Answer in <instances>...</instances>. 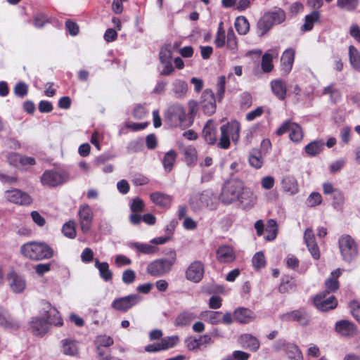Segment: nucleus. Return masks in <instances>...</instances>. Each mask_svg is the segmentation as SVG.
Masks as SVG:
<instances>
[{
    "label": "nucleus",
    "mask_w": 360,
    "mask_h": 360,
    "mask_svg": "<svg viewBox=\"0 0 360 360\" xmlns=\"http://www.w3.org/2000/svg\"><path fill=\"white\" fill-rule=\"evenodd\" d=\"M271 87L274 95L280 100H284L286 96L287 85L281 79H275L271 82Z\"/></svg>",
    "instance_id": "obj_32"
},
{
    "label": "nucleus",
    "mask_w": 360,
    "mask_h": 360,
    "mask_svg": "<svg viewBox=\"0 0 360 360\" xmlns=\"http://www.w3.org/2000/svg\"><path fill=\"white\" fill-rule=\"evenodd\" d=\"M136 278V273L134 270L129 269L122 273V280L125 284L132 283Z\"/></svg>",
    "instance_id": "obj_62"
},
{
    "label": "nucleus",
    "mask_w": 360,
    "mask_h": 360,
    "mask_svg": "<svg viewBox=\"0 0 360 360\" xmlns=\"http://www.w3.org/2000/svg\"><path fill=\"white\" fill-rule=\"evenodd\" d=\"M257 198L254 192L248 187H244L243 192L240 194V198L237 200L244 210H250L257 203Z\"/></svg>",
    "instance_id": "obj_19"
},
{
    "label": "nucleus",
    "mask_w": 360,
    "mask_h": 360,
    "mask_svg": "<svg viewBox=\"0 0 360 360\" xmlns=\"http://www.w3.org/2000/svg\"><path fill=\"white\" fill-rule=\"evenodd\" d=\"M68 179V175L56 170H47L44 172L41 178L43 185L55 187L62 184Z\"/></svg>",
    "instance_id": "obj_12"
},
{
    "label": "nucleus",
    "mask_w": 360,
    "mask_h": 360,
    "mask_svg": "<svg viewBox=\"0 0 360 360\" xmlns=\"http://www.w3.org/2000/svg\"><path fill=\"white\" fill-rule=\"evenodd\" d=\"M173 47L171 44H166L160 49L159 58L161 63L171 61Z\"/></svg>",
    "instance_id": "obj_51"
},
{
    "label": "nucleus",
    "mask_w": 360,
    "mask_h": 360,
    "mask_svg": "<svg viewBox=\"0 0 360 360\" xmlns=\"http://www.w3.org/2000/svg\"><path fill=\"white\" fill-rule=\"evenodd\" d=\"M60 351L65 356L78 357L79 355V344L74 338H64L60 340Z\"/></svg>",
    "instance_id": "obj_16"
},
{
    "label": "nucleus",
    "mask_w": 360,
    "mask_h": 360,
    "mask_svg": "<svg viewBox=\"0 0 360 360\" xmlns=\"http://www.w3.org/2000/svg\"><path fill=\"white\" fill-rule=\"evenodd\" d=\"M221 311H205L202 313V318L207 322L216 325L221 323Z\"/></svg>",
    "instance_id": "obj_43"
},
{
    "label": "nucleus",
    "mask_w": 360,
    "mask_h": 360,
    "mask_svg": "<svg viewBox=\"0 0 360 360\" xmlns=\"http://www.w3.org/2000/svg\"><path fill=\"white\" fill-rule=\"evenodd\" d=\"M252 265L255 269H260L265 266L266 260L262 252H257L255 254L252 259Z\"/></svg>",
    "instance_id": "obj_57"
},
{
    "label": "nucleus",
    "mask_w": 360,
    "mask_h": 360,
    "mask_svg": "<svg viewBox=\"0 0 360 360\" xmlns=\"http://www.w3.org/2000/svg\"><path fill=\"white\" fill-rule=\"evenodd\" d=\"M249 162L252 167L256 169L262 167L263 165V158L261 153L257 150L251 153L249 156Z\"/></svg>",
    "instance_id": "obj_52"
},
{
    "label": "nucleus",
    "mask_w": 360,
    "mask_h": 360,
    "mask_svg": "<svg viewBox=\"0 0 360 360\" xmlns=\"http://www.w3.org/2000/svg\"><path fill=\"white\" fill-rule=\"evenodd\" d=\"M180 339L178 335L167 336L160 342L162 350H167L174 347L179 342Z\"/></svg>",
    "instance_id": "obj_46"
},
{
    "label": "nucleus",
    "mask_w": 360,
    "mask_h": 360,
    "mask_svg": "<svg viewBox=\"0 0 360 360\" xmlns=\"http://www.w3.org/2000/svg\"><path fill=\"white\" fill-rule=\"evenodd\" d=\"M188 91L187 83L181 79H175L172 83V91L176 98H184Z\"/></svg>",
    "instance_id": "obj_39"
},
{
    "label": "nucleus",
    "mask_w": 360,
    "mask_h": 360,
    "mask_svg": "<svg viewBox=\"0 0 360 360\" xmlns=\"http://www.w3.org/2000/svg\"><path fill=\"white\" fill-rule=\"evenodd\" d=\"M238 342L245 349L251 352H257L260 347L259 340L251 334L245 333L240 335Z\"/></svg>",
    "instance_id": "obj_25"
},
{
    "label": "nucleus",
    "mask_w": 360,
    "mask_h": 360,
    "mask_svg": "<svg viewBox=\"0 0 360 360\" xmlns=\"http://www.w3.org/2000/svg\"><path fill=\"white\" fill-rule=\"evenodd\" d=\"M349 56L351 65L354 69L358 70L360 68V54L354 46H349Z\"/></svg>",
    "instance_id": "obj_49"
},
{
    "label": "nucleus",
    "mask_w": 360,
    "mask_h": 360,
    "mask_svg": "<svg viewBox=\"0 0 360 360\" xmlns=\"http://www.w3.org/2000/svg\"><path fill=\"white\" fill-rule=\"evenodd\" d=\"M281 184L283 191L290 195H295L299 191L297 182L294 177L286 176L282 180Z\"/></svg>",
    "instance_id": "obj_35"
},
{
    "label": "nucleus",
    "mask_w": 360,
    "mask_h": 360,
    "mask_svg": "<svg viewBox=\"0 0 360 360\" xmlns=\"http://www.w3.org/2000/svg\"><path fill=\"white\" fill-rule=\"evenodd\" d=\"M200 108L203 112L211 115L216 111V99L213 91L211 89H205L201 96Z\"/></svg>",
    "instance_id": "obj_15"
},
{
    "label": "nucleus",
    "mask_w": 360,
    "mask_h": 360,
    "mask_svg": "<svg viewBox=\"0 0 360 360\" xmlns=\"http://www.w3.org/2000/svg\"><path fill=\"white\" fill-rule=\"evenodd\" d=\"M225 39H226L225 31L224 30V29L222 27V22H220L219 27H218L217 37L214 40V43H215L216 46L219 48L223 47L225 44Z\"/></svg>",
    "instance_id": "obj_59"
},
{
    "label": "nucleus",
    "mask_w": 360,
    "mask_h": 360,
    "mask_svg": "<svg viewBox=\"0 0 360 360\" xmlns=\"http://www.w3.org/2000/svg\"><path fill=\"white\" fill-rule=\"evenodd\" d=\"M240 124L236 120H232L220 127L221 135L217 143L220 148L227 149L230 146V139L233 142L238 141L240 138Z\"/></svg>",
    "instance_id": "obj_5"
},
{
    "label": "nucleus",
    "mask_w": 360,
    "mask_h": 360,
    "mask_svg": "<svg viewBox=\"0 0 360 360\" xmlns=\"http://www.w3.org/2000/svg\"><path fill=\"white\" fill-rule=\"evenodd\" d=\"M177 158V153L174 150L167 152L162 160L164 169L166 172H170L174 165Z\"/></svg>",
    "instance_id": "obj_37"
},
{
    "label": "nucleus",
    "mask_w": 360,
    "mask_h": 360,
    "mask_svg": "<svg viewBox=\"0 0 360 360\" xmlns=\"http://www.w3.org/2000/svg\"><path fill=\"white\" fill-rule=\"evenodd\" d=\"M185 344L189 351H195L200 348L198 338L189 337L186 339Z\"/></svg>",
    "instance_id": "obj_63"
},
{
    "label": "nucleus",
    "mask_w": 360,
    "mask_h": 360,
    "mask_svg": "<svg viewBox=\"0 0 360 360\" xmlns=\"http://www.w3.org/2000/svg\"><path fill=\"white\" fill-rule=\"evenodd\" d=\"M295 51L292 48L285 50L281 58V71L285 74H288L292 68L295 60Z\"/></svg>",
    "instance_id": "obj_24"
},
{
    "label": "nucleus",
    "mask_w": 360,
    "mask_h": 360,
    "mask_svg": "<svg viewBox=\"0 0 360 360\" xmlns=\"http://www.w3.org/2000/svg\"><path fill=\"white\" fill-rule=\"evenodd\" d=\"M289 132V137L292 141H299L302 138L301 127L295 123H292Z\"/></svg>",
    "instance_id": "obj_55"
},
{
    "label": "nucleus",
    "mask_w": 360,
    "mask_h": 360,
    "mask_svg": "<svg viewBox=\"0 0 360 360\" xmlns=\"http://www.w3.org/2000/svg\"><path fill=\"white\" fill-rule=\"evenodd\" d=\"M7 279L11 290L15 293L22 292L26 288L25 279L13 271L8 274Z\"/></svg>",
    "instance_id": "obj_20"
},
{
    "label": "nucleus",
    "mask_w": 360,
    "mask_h": 360,
    "mask_svg": "<svg viewBox=\"0 0 360 360\" xmlns=\"http://www.w3.org/2000/svg\"><path fill=\"white\" fill-rule=\"evenodd\" d=\"M320 18V13L318 11H312L310 14L305 16V22L302 26V30L304 31H310L313 27L314 23L319 21Z\"/></svg>",
    "instance_id": "obj_47"
},
{
    "label": "nucleus",
    "mask_w": 360,
    "mask_h": 360,
    "mask_svg": "<svg viewBox=\"0 0 360 360\" xmlns=\"http://www.w3.org/2000/svg\"><path fill=\"white\" fill-rule=\"evenodd\" d=\"M227 48L233 53H235L238 49V43L236 37L232 28H230L227 32Z\"/></svg>",
    "instance_id": "obj_54"
},
{
    "label": "nucleus",
    "mask_w": 360,
    "mask_h": 360,
    "mask_svg": "<svg viewBox=\"0 0 360 360\" xmlns=\"http://www.w3.org/2000/svg\"><path fill=\"white\" fill-rule=\"evenodd\" d=\"M22 254L33 260L50 259L53 255V250L44 243L31 242L21 247Z\"/></svg>",
    "instance_id": "obj_3"
},
{
    "label": "nucleus",
    "mask_w": 360,
    "mask_h": 360,
    "mask_svg": "<svg viewBox=\"0 0 360 360\" xmlns=\"http://www.w3.org/2000/svg\"><path fill=\"white\" fill-rule=\"evenodd\" d=\"M335 328L336 332L343 336H354L357 333L356 326L347 320L337 321Z\"/></svg>",
    "instance_id": "obj_26"
},
{
    "label": "nucleus",
    "mask_w": 360,
    "mask_h": 360,
    "mask_svg": "<svg viewBox=\"0 0 360 360\" xmlns=\"http://www.w3.org/2000/svg\"><path fill=\"white\" fill-rule=\"evenodd\" d=\"M359 6V0H337V6L348 12L355 11Z\"/></svg>",
    "instance_id": "obj_44"
},
{
    "label": "nucleus",
    "mask_w": 360,
    "mask_h": 360,
    "mask_svg": "<svg viewBox=\"0 0 360 360\" xmlns=\"http://www.w3.org/2000/svg\"><path fill=\"white\" fill-rule=\"evenodd\" d=\"M304 240L312 257L319 259L320 258V251L312 229H306L304 233Z\"/></svg>",
    "instance_id": "obj_18"
},
{
    "label": "nucleus",
    "mask_w": 360,
    "mask_h": 360,
    "mask_svg": "<svg viewBox=\"0 0 360 360\" xmlns=\"http://www.w3.org/2000/svg\"><path fill=\"white\" fill-rule=\"evenodd\" d=\"M113 343V339L110 336L106 335H98L95 340V345L98 356L102 357L104 355L103 347H108L112 345Z\"/></svg>",
    "instance_id": "obj_31"
},
{
    "label": "nucleus",
    "mask_w": 360,
    "mask_h": 360,
    "mask_svg": "<svg viewBox=\"0 0 360 360\" xmlns=\"http://www.w3.org/2000/svg\"><path fill=\"white\" fill-rule=\"evenodd\" d=\"M286 19L284 10L274 7L266 12L257 22V30L259 35L266 34L275 25H280Z\"/></svg>",
    "instance_id": "obj_2"
},
{
    "label": "nucleus",
    "mask_w": 360,
    "mask_h": 360,
    "mask_svg": "<svg viewBox=\"0 0 360 360\" xmlns=\"http://www.w3.org/2000/svg\"><path fill=\"white\" fill-rule=\"evenodd\" d=\"M189 204L194 211L203 208L214 210L217 207L215 196L210 191L193 193L189 200Z\"/></svg>",
    "instance_id": "obj_6"
},
{
    "label": "nucleus",
    "mask_w": 360,
    "mask_h": 360,
    "mask_svg": "<svg viewBox=\"0 0 360 360\" xmlns=\"http://www.w3.org/2000/svg\"><path fill=\"white\" fill-rule=\"evenodd\" d=\"M151 201L158 206L169 208L172 202V197L161 192H154L150 195Z\"/></svg>",
    "instance_id": "obj_29"
},
{
    "label": "nucleus",
    "mask_w": 360,
    "mask_h": 360,
    "mask_svg": "<svg viewBox=\"0 0 360 360\" xmlns=\"http://www.w3.org/2000/svg\"><path fill=\"white\" fill-rule=\"evenodd\" d=\"M285 351L290 360H304L301 350L295 344L287 343Z\"/></svg>",
    "instance_id": "obj_41"
},
{
    "label": "nucleus",
    "mask_w": 360,
    "mask_h": 360,
    "mask_svg": "<svg viewBox=\"0 0 360 360\" xmlns=\"http://www.w3.org/2000/svg\"><path fill=\"white\" fill-rule=\"evenodd\" d=\"M95 267L99 271L101 278L105 281H108L112 279V273L109 269L108 262H101L98 259H95Z\"/></svg>",
    "instance_id": "obj_38"
},
{
    "label": "nucleus",
    "mask_w": 360,
    "mask_h": 360,
    "mask_svg": "<svg viewBox=\"0 0 360 360\" xmlns=\"http://www.w3.org/2000/svg\"><path fill=\"white\" fill-rule=\"evenodd\" d=\"M175 262V257L172 259H158L148 264L147 272L152 276L160 277L168 274Z\"/></svg>",
    "instance_id": "obj_8"
},
{
    "label": "nucleus",
    "mask_w": 360,
    "mask_h": 360,
    "mask_svg": "<svg viewBox=\"0 0 360 360\" xmlns=\"http://www.w3.org/2000/svg\"><path fill=\"white\" fill-rule=\"evenodd\" d=\"M333 202L332 205L333 208L337 210H340L342 208L343 205L345 203V196L342 192L338 189L335 193L332 195Z\"/></svg>",
    "instance_id": "obj_50"
},
{
    "label": "nucleus",
    "mask_w": 360,
    "mask_h": 360,
    "mask_svg": "<svg viewBox=\"0 0 360 360\" xmlns=\"http://www.w3.org/2000/svg\"><path fill=\"white\" fill-rule=\"evenodd\" d=\"M244 187L243 181L238 179H232L226 181L220 194L221 202L224 205H230L237 202Z\"/></svg>",
    "instance_id": "obj_4"
},
{
    "label": "nucleus",
    "mask_w": 360,
    "mask_h": 360,
    "mask_svg": "<svg viewBox=\"0 0 360 360\" xmlns=\"http://www.w3.org/2000/svg\"><path fill=\"white\" fill-rule=\"evenodd\" d=\"M217 258L222 263L233 262L235 255L232 248L229 245L220 246L217 250Z\"/></svg>",
    "instance_id": "obj_30"
},
{
    "label": "nucleus",
    "mask_w": 360,
    "mask_h": 360,
    "mask_svg": "<svg viewBox=\"0 0 360 360\" xmlns=\"http://www.w3.org/2000/svg\"><path fill=\"white\" fill-rule=\"evenodd\" d=\"M272 53L266 52L262 56V69L264 72H270L273 68V58L278 56L277 50H271Z\"/></svg>",
    "instance_id": "obj_36"
},
{
    "label": "nucleus",
    "mask_w": 360,
    "mask_h": 360,
    "mask_svg": "<svg viewBox=\"0 0 360 360\" xmlns=\"http://www.w3.org/2000/svg\"><path fill=\"white\" fill-rule=\"evenodd\" d=\"M20 326V322L17 319L11 316L6 310L0 307V326L9 330H17Z\"/></svg>",
    "instance_id": "obj_23"
},
{
    "label": "nucleus",
    "mask_w": 360,
    "mask_h": 360,
    "mask_svg": "<svg viewBox=\"0 0 360 360\" xmlns=\"http://www.w3.org/2000/svg\"><path fill=\"white\" fill-rule=\"evenodd\" d=\"M78 217L82 231L87 233L91 230L94 219V213L91 207L87 204L81 205L78 210Z\"/></svg>",
    "instance_id": "obj_9"
},
{
    "label": "nucleus",
    "mask_w": 360,
    "mask_h": 360,
    "mask_svg": "<svg viewBox=\"0 0 360 360\" xmlns=\"http://www.w3.org/2000/svg\"><path fill=\"white\" fill-rule=\"evenodd\" d=\"M205 273V266L200 261L192 262L186 269V278L195 283H198L202 279Z\"/></svg>",
    "instance_id": "obj_14"
},
{
    "label": "nucleus",
    "mask_w": 360,
    "mask_h": 360,
    "mask_svg": "<svg viewBox=\"0 0 360 360\" xmlns=\"http://www.w3.org/2000/svg\"><path fill=\"white\" fill-rule=\"evenodd\" d=\"M62 232L66 237L72 239L75 238L77 235L75 221H69L65 223L62 228Z\"/></svg>",
    "instance_id": "obj_53"
},
{
    "label": "nucleus",
    "mask_w": 360,
    "mask_h": 360,
    "mask_svg": "<svg viewBox=\"0 0 360 360\" xmlns=\"http://www.w3.org/2000/svg\"><path fill=\"white\" fill-rule=\"evenodd\" d=\"M234 319L240 323H248L255 319V314L249 309L240 307L233 312Z\"/></svg>",
    "instance_id": "obj_28"
},
{
    "label": "nucleus",
    "mask_w": 360,
    "mask_h": 360,
    "mask_svg": "<svg viewBox=\"0 0 360 360\" xmlns=\"http://www.w3.org/2000/svg\"><path fill=\"white\" fill-rule=\"evenodd\" d=\"M14 93L17 96L23 98L28 93V86L25 82H18L14 87Z\"/></svg>",
    "instance_id": "obj_60"
},
{
    "label": "nucleus",
    "mask_w": 360,
    "mask_h": 360,
    "mask_svg": "<svg viewBox=\"0 0 360 360\" xmlns=\"http://www.w3.org/2000/svg\"><path fill=\"white\" fill-rule=\"evenodd\" d=\"M144 202L140 198H135L130 204V210L132 212H140L144 209Z\"/></svg>",
    "instance_id": "obj_61"
},
{
    "label": "nucleus",
    "mask_w": 360,
    "mask_h": 360,
    "mask_svg": "<svg viewBox=\"0 0 360 360\" xmlns=\"http://www.w3.org/2000/svg\"><path fill=\"white\" fill-rule=\"evenodd\" d=\"M322 202V197L321 194L318 192H312L308 197L307 200V205L309 207H313L316 205H319Z\"/></svg>",
    "instance_id": "obj_58"
},
{
    "label": "nucleus",
    "mask_w": 360,
    "mask_h": 360,
    "mask_svg": "<svg viewBox=\"0 0 360 360\" xmlns=\"http://www.w3.org/2000/svg\"><path fill=\"white\" fill-rule=\"evenodd\" d=\"M235 27L239 34H245L250 29L248 19L244 16L238 17L235 22Z\"/></svg>",
    "instance_id": "obj_48"
},
{
    "label": "nucleus",
    "mask_w": 360,
    "mask_h": 360,
    "mask_svg": "<svg viewBox=\"0 0 360 360\" xmlns=\"http://www.w3.org/2000/svg\"><path fill=\"white\" fill-rule=\"evenodd\" d=\"M314 304L319 310L326 311L335 309L338 301L333 295L324 292L314 297Z\"/></svg>",
    "instance_id": "obj_10"
},
{
    "label": "nucleus",
    "mask_w": 360,
    "mask_h": 360,
    "mask_svg": "<svg viewBox=\"0 0 360 360\" xmlns=\"http://www.w3.org/2000/svg\"><path fill=\"white\" fill-rule=\"evenodd\" d=\"M324 147V142L323 140H316L314 141L309 144H307L304 150L307 154H308L310 156H316V155L319 154Z\"/></svg>",
    "instance_id": "obj_42"
},
{
    "label": "nucleus",
    "mask_w": 360,
    "mask_h": 360,
    "mask_svg": "<svg viewBox=\"0 0 360 360\" xmlns=\"http://www.w3.org/2000/svg\"><path fill=\"white\" fill-rule=\"evenodd\" d=\"M217 124L210 119L205 125L202 130V136L206 142L210 145H214L217 142Z\"/></svg>",
    "instance_id": "obj_22"
},
{
    "label": "nucleus",
    "mask_w": 360,
    "mask_h": 360,
    "mask_svg": "<svg viewBox=\"0 0 360 360\" xmlns=\"http://www.w3.org/2000/svg\"><path fill=\"white\" fill-rule=\"evenodd\" d=\"M167 117L172 122L173 124L178 125L184 123L186 114L181 105H174L168 108Z\"/></svg>",
    "instance_id": "obj_21"
},
{
    "label": "nucleus",
    "mask_w": 360,
    "mask_h": 360,
    "mask_svg": "<svg viewBox=\"0 0 360 360\" xmlns=\"http://www.w3.org/2000/svg\"><path fill=\"white\" fill-rule=\"evenodd\" d=\"M129 246L131 248L136 249L139 252L147 255L153 254L158 250V248L153 245L138 242L132 243Z\"/></svg>",
    "instance_id": "obj_45"
},
{
    "label": "nucleus",
    "mask_w": 360,
    "mask_h": 360,
    "mask_svg": "<svg viewBox=\"0 0 360 360\" xmlns=\"http://www.w3.org/2000/svg\"><path fill=\"white\" fill-rule=\"evenodd\" d=\"M141 300L138 294H132L125 297L115 299L112 302V307L117 311H126L137 304Z\"/></svg>",
    "instance_id": "obj_11"
},
{
    "label": "nucleus",
    "mask_w": 360,
    "mask_h": 360,
    "mask_svg": "<svg viewBox=\"0 0 360 360\" xmlns=\"http://www.w3.org/2000/svg\"><path fill=\"white\" fill-rule=\"evenodd\" d=\"M323 94L326 95H330V99L334 103L338 102L341 97V93L340 90L333 89L332 85L325 87Z\"/></svg>",
    "instance_id": "obj_56"
},
{
    "label": "nucleus",
    "mask_w": 360,
    "mask_h": 360,
    "mask_svg": "<svg viewBox=\"0 0 360 360\" xmlns=\"http://www.w3.org/2000/svg\"><path fill=\"white\" fill-rule=\"evenodd\" d=\"M283 321H297L302 326H306L309 323V316L304 309H297L283 314L281 316Z\"/></svg>",
    "instance_id": "obj_17"
},
{
    "label": "nucleus",
    "mask_w": 360,
    "mask_h": 360,
    "mask_svg": "<svg viewBox=\"0 0 360 360\" xmlns=\"http://www.w3.org/2000/svg\"><path fill=\"white\" fill-rule=\"evenodd\" d=\"M196 318V314L191 311H184L180 313L174 321L176 326H185L189 325Z\"/></svg>",
    "instance_id": "obj_34"
},
{
    "label": "nucleus",
    "mask_w": 360,
    "mask_h": 360,
    "mask_svg": "<svg viewBox=\"0 0 360 360\" xmlns=\"http://www.w3.org/2000/svg\"><path fill=\"white\" fill-rule=\"evenodd\" d=\"M297 284L295 280L289 276H284L281 278L278 291L281 293H289L296 290Z\"/></svg>",
    "instance_id": "obj_33"
},
{
    "label": "nucleus",
    "mask_w": 360,
    "mask_h": 360,
    "mask_svg": "<svg viewBox=\"0 0 360 360\" xmlns=\"http://www.w3.org/2000/svg\"><path fill=\"white\" fill-rule=\"evenodd\" d=\"M349 307L354 318L360 323V304L356 301H352Z\"/></svg>",
    "instance_id": "obj_64"
},
{
    "label": "nucleus",
    "mask_w": 360,
    "mask_h": 360,
    "mask_svg": "<svg viewBox=\"0 0 360 360\" xmlns=\"http://www.w3.org/2000/svg\"><path fill=\"white\" fill-rule=\"evenodd\" d=\"M338 247L343 261L351 263L358 256L359 248L356 240L349 235L345 234L338 239Z\"/></svg>",
    "instance_id": "obj_7"
},
{
    "label": "nucleus",
    "mask_w": 360,
    "mask_h": 360,
    "mask_svg": "<svg viewBox=\"0 0 360 360\" xmlns=\"http://www.w3.org/2000/svg\"><path fill=\"white\" fill-rule=\"evenodd\" d=\"M43 317H32L30 322V329L34 335L43 336L50 329L51 326H61L63 324V319L59 311L49 302H42L41 308Z\"/></svg>",
    "instance_id": "obj_1"
},
{
    "label": "nucleus",
    "mask_w": 360,
    "mask_h": 360,
    "mask_svg": "<svg viewBox=\"0 0 360 360\" xmlns=\"http://www.w3.org/2000/svg\"><path fill=\"white\" fill-rule=\"evenodd\" d=\"M182 153L185 157V161L189 166L195 165L198 159L197 150L192 146H185L182 148Z\"/></svg>",
    "instance_id": "obj_40"
},
{
    "label": "nucleus",
    "mask_w": 360,
    "mask_h": 360,
    "mask_svg": "<svg viewBox=\"0 0 360 360\" xmlns=\"http://www.w3.org/2000/svg\"><path fill=\"white\" fill-rule=\"evenodd\" d=\"M343 271V269L338 268L330 273L329 277L325 281V292L330 294L339 288V282L338 279L341 276Z\"/></svg>",
    "instance_id": "obj_27"
},
{
    "label": "nucleus",
    "mask_w": 360,
    "mask_h": 360,
    "mask_svg": "<svg viewBox=\"0 0 360 360\" xmlns=\"http://www.w3.org/2000/svg\"><path fill=\"white\" fill-rule=\"evenodd\" d=\"M4 197L11 202L20 205H30L32 202L31 196L20 189H11L5 191Z\"/></svg>",
    "instance_id": "obj_13"
}]
</instances>
